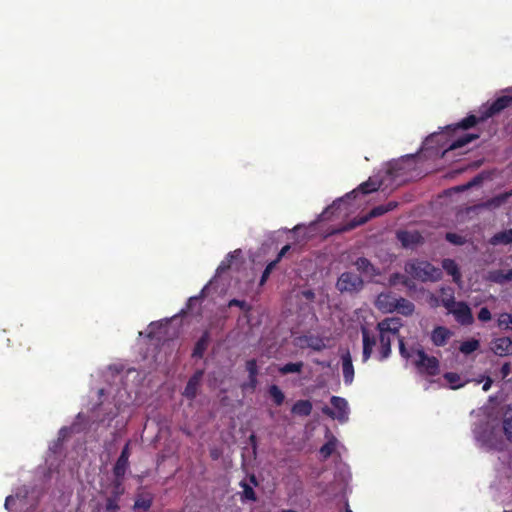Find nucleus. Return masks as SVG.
<instances>
[{
  "label": "nucleus",
  "mask_w": 512,
  "mask_h": 512,
  "mask_svg": "<svg viewBox=\"0 0 512 512\" xmlns=\"http://www.w3.org/2000/svg\"><path fill=\"white\" fill-rule=\"evenodd\" d=\"M505 436V441L512 443V409L508 406L503 414L501 426H499Z\"/></svg>",
  "instance_id": "21"
},
{
  "label": "nucleus",
  "mask_w": 512,
  "mask_h": 512,
  "mask_svg": "<svg viewBox=\"0 0 512 512\" xmlns=\"http://www.w3.org/2000/svg\"><path fill=\"white\" fill-rule=\"evenodd\" d=\"M277 264L278 263L273 260L266 265L260 278V285H263L268 280L270 274L276 268Z\"/></svg>",
  "instance_id": "41"
},
{
  "label": "nucleus",
  "mask_w": 512,
  "mask_h": 512,
  "mask_svg": "<svg viewBox=\"0 0 512 512\" xmlns=\"http://www.w3.org/2000/svg\"><path fill=\"white\" fill-rule=\"evenodd\" d=\"M257 383H258L257 377L249 378V382L247 384H244L243 388L244 389L250 388L253 391V390H255Z\"/></svg>",
  "instance_id": "55"
},
{
  "label": "nucleus",
  "mask_w": 512,
  "mask_h": 512,
  "mask_svg": "<svg viewBox=\"0 0 512 512\" xmlns=\"http://www.w3.org/2000/svg\"><path fill=\"white\" fill-rule=\"evenodd\" d=\"M249 441L253 447V449L255 450L256 449V445H257V438H256V435L254 434H251L250 437H249Z\"/></svg>",
  "instance_id": "58"
},
{
  "label": "nucleus",
  "mask_w": 512,
  "mask_h": 512,
  "mask_svg": "<svg viewBox=\"0 0 512 512\" xmlns=\"http://www.w3.org/2000/svg\"><path fill=\"white\" fill-rule=\"evenodd\" d=\"M281 512H297V511L292 510V509H286V510H282Z\"/></svg>",
  "instance_id": "64"
},
{
  "label": "nucleus",
  "mask_w": 512,
  "mask_h": 512,
  "mask_svg": "<svg viewBox=\"0 0 512 512\" xmlns=\"http://www.w3.org/2000/svg\"><path fill=\"white\" fill-rule=\"evenodd\" d=\"M415 167L416 156L412 154L389 162L385 170V176L380 173L375 175L383 179V186L379 190H385L389 185L398 186L410 181L413 178Z\"/></svg>",
  "instance_id": "2"
},
{
  "label": "nucleus",
  "mask_w": 512,
  "mask_h": 512,
  "mask_svg": "<svg viewBox=\"0 0 512 512\" xmlns=\"http://www.w3.org/2000/svg\"><path fill=\"white\" fill-rule=\"evenodd\" d=\"M341 362L344 383L346 385H351L354 380V366L351 354L348 350L341 355Z\"/></svg>",
  "instance_id": "17"
},
{
  "label": "nucleus",
  "mask_w": 512,
  "mask_h": 512,
  "mask_svg": "<svg viewBox=\"0 0 512 512\" xmlns=\"http://www.w3.org/2000/svg\"><path fill=\"white\" fill-rule=\"evenodd\" d=\"M197 300V297H190L187 302V308L190 309L193 306V302Z\"/></svg>",
  "instance_id": "62"
},
{
  "label": "nucleus",
  "mask_w": 512,
  "mask_h": 512,
  "mask_svg": "<svg viewBox=\"0 0 512 512\" xmlns=\"http://www.w3.org/2000/svg\"><path fill=\"white\" fill-rule=\"evenodd\" d=\"M418 359L414 365L421 374L436 376L440 373V362L435 356H429L422 348L415 351Z\"/></svg>",
  "instance_id": "8"
},
{
  "label": "nucleus",
  "mask_w": 512,
  "mask_h": 512,
  "mask_svg": "<svg viewBox=\"0 0 512 512\" xmlns=\"http://www.w3.org/2000/svg\"><path fill=\"white\" fill-rule=\"evenodd\" d=\"M268 393L276 406H280L283 404L285 400V395L277 385H271L268 389Z\"/></svg>",
  "instance_id": "33"
},
{
  "label": "nucleus",
  "mask_w": 512,
  "mask_h": 512,
  "mask_svg": "<svg viewBox=\"0 0 512 512\" xmlns=\"http://www.w3.org/2000/svg\"><path fill=\"white\" fill-rule=\"evenodd\" d=\"M331 405L335 410H337V414L329 407L323 408V413L331 418H336L339 421L343 422L348 419V403L346 399L339 396L331 397Z\"/></svg>",
  "instance_id": "11"
},
{
  "label": "nucleus",
  "mask_w": 512,
  "mask_h": 512,
  "mask_svg": "<svg viewBox=\"0 0 512 512\" xmlns=\"http://www.w3.org/2000/svg\"><path fill=\"white\" fill-rule=\"evenodd\" d=\"M497 324L501 329L512 330V314L501 313L498 317Z\"/></svg>",
  "instance_id": "39"
},
{
  "label": "nucleus",
  "mask_w": 512,
  "mask_h": 512,
  "mask_svg": "<svg viewBox=\"0 0 512 512\" xmlns=\"http://www.w3.org/2000/svg\"><path fill=\"white\" fill-rule=\"evenodd\" d=\"M353 265L364 276L374 277L379 275L378 269L371 263L369 259L365 257L357 258Z\"/></svg>",
  "instance_id": "19"
},
{
  "label": "nucleus",
  "mask_w": 512,
  "mask_h": 512,
  "mask_svg": "<svg viewBox=\"0 0 512 512\" xmlns=\"http://www.w3.org/2000/svg\"><path fill=\"white\" fill-rule=\"evenodd\" d=\"M397 239L401 242L404 248L414 249L416 246L423 243L424 238L418 231H398Z\"/></svg>",
  "instance_id": "13"
},
{
  "label": "nucleus",
  "mask_w": 512,
  "mask_h": 512,
  "mask_svg": "<svg viewBox=\"0 0 512 512\" xmlns=\"http://www.w3.org/2000/svg\"><path fill=\"white\" fill-rule=\"evenodd\" d=\"M441 304L449 311L457 301H455L454 290L451 287H442L441 290Z\"/></svg>",
  "instance_id": "24"
},
{
  "label": "nucleus",
  "mask_w": 512,
  "mask_h": 512,
  "mask_svg": "<svg viewBox=\"0 0 512 512\" xmlns=\"http://www.w3.org/2000/svg\"><path fill=\"white\" fill-rule=\"evenodd\" d=\"M503 278L506 279V282L512 280V268L505 272Z\"/></svg>",
  "instance_id": "60"
},
{
  "label": "nucleus",
  "mask_w": 512,
  "mask_h": 512,
  "mask_svg": "<svg viewBox=\"0 0 512 512\" xmlns=\"http://www.w3.org/2000/svg\"><path fill=\"white\" fill-rule=\"evenodd\" d=\"M209 452L212 460H218L222 456V450L217 447L211 448Z\"/></svg>",
  "instance_id": "51"
},
{
  "label": "nucleus",
  "mask_w": 512,
  "mask_h": 512,
  "mask_svg": "<svg viewBox=\"0 0 512 512\" xmlns=\"http://www.w3.org/2000/svg\"><path fill=\"white\" fill-rule=\"evenodd\" d=\"M452 336L453 332L449 328L439 325L431 331L430 340L434 346L443 347Z\"/></svg>",
  "instance_id": "14"
},
{
  "label": "nucleus",
  "mask_w": 512,
  "mask_h": 512,
  "mask_svg": "<svg viewBox=\"0 0 512 512\" xmlns=\"http://www.w3.org/2000/svg\"><path fill=\"white\" fill-rule=\"evenodd\" d=\"M490 244L492 245H508L512 244V229L496 233L491 239Z\"/></svg>",
  "instance_id": "28"
},
{
  "label": "nucleus",
  "mask_w": 512,
  "mask_h": 512,
  "mask_svg": "<svg viewBox=\"0 0 512 512\" xmlns=\"http://www.w3.org/2000/svg\"><path fill=\"white\" fill-rule=\"evenodd\" d=\"M303 362H289L283 365L279 368V372L283 375L289 374V373H300L303 369Z\"/></svg>",
  "instance_id": "36"
},
{
  "label": "nucleus",
  "mask_w": 512,
  "mask_h": 512,
  "mask_svg": "<svg viewBox=\"0 0 512 512\" xmlns=\"http://www.w3.org/2000/svg\"><path fill=\"white\" fill-rule=\"evenodd\" d=\"M209 342H210V332L208 330H206L203 332L201 337L197 340V342L194 346L193 352H192V357L201 359L204 356L205 351L208 348Z\"/></svg>",
  "instance_id": "22"
},
{
  "label": "nucleus",
  "mask_w": 512,
  "mask_h": 512,
  "mask_svg": "<svg viewBox=\"0 0 512 512\" xmlns=\"http://www.w3.org/2000/svg\"><path fill=\"white\" fill-rule=\"evenodd\" d=\"M501 432L499 425H492L490 428L475 431V438L487 450L502 452L507 449V444Z\"/></svg>",
  "instance_id": "6"
},
{
  "label": "nucleus",
  "mask_w": 512,
  "mask_h": 512,
  "mask_svg": "<svg viewBox=\"0 0 512 512\" xmlns=\"http://www.w3.org/2000/svg\"><path fill=\"white\" fill-rule=\"evenodd\" d=\"M493 353L500 357L512 355V339L509 337H500L492 342Z\"/></svg>",
  "instance_id": "16"
},
{
  "label": "nucleus",
  "mask_w": 512,
  "mask_h": 512,
  "mask_svg": "<svg viewBox=\"0 0 512 512\" xmlns=\"http://www.w3.org/2000/svg\"><path fill=\"white\" fill-rule=\"evenodd\" d=\"M508 92H512V88L507 90ZM512 105V95H503L498 97L493 102L485 103L480 107L479 116L469 115L466 118L462 119L460 122L456 123L453 126H449L448 128L456 131L458 129L467 130L474 127L479 122H484L490 117H493L504 109L510 107Z\"/></svg>",
  "instance_id": "3"
},
{
  "label": "nucleus",
  "mask_w": 512,
  "mask_h": 512,
  "mask_svg": "<svg viewBox=\"0 0 512 512\" xmlns=\"http://www.w3.org/2000/svg\"><path fill=\"white\" fill-rule=\"evenodd\" d=\"M448 313L452 314L455 321L462 326H469L474 323V317L469 305L464 301H458Z\"/></svg>",
  "instance_id": "10"
},
{
  "label": "nucleus",
  "mask_w": 512,
  "mask_h": 512,
  "mask_svg": "<svg viewBox=\"0 0 512 512\" xmlns=\"http://www.w3.org/2000/svg\"><path fill=\"white\" fill-rule=\"evenodd\" d=\"M396 305L397 308L395 311L404 316H411L415 311V305L403 297L397 299Z\"/></svg>",
  "instance_id": "27"
},
{
  "label": "nucleus",
  "mask_w": 512,
  "mask_h": 512,
  "mask_svg": "<svg viewBox=\"0 0 512 512\" xmlns=\"http://www.w3.org/2000/svg\"><path fill=\"white\" fill-rule=\"evenodd\" d=\"M203 376V371H196L188 380L183 395L188 399H194Z\"/></svg>",
  "instance_id": "18"
},
{
  "label": "nucleus",
  "mask_w": 512,
  "mask_h": 512,
  "mask_svg": "<svg viewBox=\"0 0 512 512\" xmlns=\"http://www.w3.org/2000/svg\"><path fill=\"white\" fill-rule=\"evenodd\" d=\"M383 186V179L378 176H370L352 191L336 198L309 224H321L324 222H336L340 224H366L370 220L384 215L393 210L396 202H389L368 208L367 204L372 199V194L378 192Z\"/></svg>",
  "instance_id": "1"
},
{
  "label": "nucleus",
  "mask_w": 512,
  "mask_h": 512,
  "mask_svg": "<svg viewBox=\"0 0 512 512\" xmlns=\"http://www.w3.org/2000/svg\"><path fill=\"white\" fill-rule=\"evenodd\" d=\"M246 370L249 373V378L257 377L258 366L255 359H250L246 362Z\"/></svg>",
  "instance_id": "43"
},
{
  "label": "nucleus",
  "mask_w": 512,
  "mask_h": 512,
  "mask_svg": "<svg viewBox=\"0 0 512 512\" xmlns=\"http://www.w3.org/2000/svg\"><path fill=\"white\" fill-rule=\"evenodd\" d=\"M480 347V342L477 339H470L461 343L459 350L461 353L468 355L476 351Z\"/></svg>",
  "instance_id": "34"
},
{
  "label": "nucleus",
  "mask_w": 512,
  "mask_h": 512,
  "mask_svg": "<svg viewBox=\"0 0 512 512\" xmlns=\"http://www.w3.org/2000/svg\"><path fill=\"white\" fill-rule=\"evenodd\" d=\"M445 238L451 244L458 245V246L463 245L466 242L465 237H463L459 234H456V233H447Z\"/></svg>",
  "instance_id": "42"
},
{
  "label": "nucleus",
  "mask_w": 512,
  "mask_h": 512,
  "mask_svg": "<svg viewBox=\"0 0 512 512\" xmlns=\"http://www.w3.org/2000/svg\"><path fill=\"white\" fill-rule=\"evenodd\" d=\"M152 503H153L152 497H141V496H139V497L136 498L133 508L135 510L142 509L144 511H147V510H149L151 508Z\"/></svg>",
  "instance_id": "38"
},
{
  "label": "nucleus",
  "mask_w": 512,
  "mask_h": 512,
  "mask_svg": "<svg viewBox=\"0 0 512 512\" xmlns=\"http://www.w3.org/2000/svg\"><path fill=\"white\" fill-rule=\"evenodd\" d=\"M233 306L239 307L245 313H249L252 310V306L244 300L231 299L228 302V307H233Z\"/></svg>",
  "instance_id": "40"
},
{
  "label": "nucleus",
  "mask_w": 512,
  "mask_h": 512,
  "mask_svg": "<svg viewBox=\"0 0 512 512\" xmlns=\"http://www.w3.org/2000/svg\"><path fill=\"white\" fill-rule=\"evenodd\" d=\"M510 373H511V364H510V362H505L500 369L501 378L506 379L510 375Z\"/></svg>",
  "instance_id": "49"
},
{
  "label": "nucleus",
  "mask_w": 512,
  "mask_h": 512,
  "mask_svg": "<svg viewBox=\"0 0 512 512\" xmlns=\"http://www.w3.org/2000/svg\"><path fill=\"white\" fill-rule=\"evenodd\" d=\"M119 457H121V458H125V459H127V460L129 459V457H130V441H128V442L124 445V447H123V449H122V451H121V453H120Z\"/></svg>",
  "instance_id": "52"
},
{
  "label": "nucleus",
  "mask_w": 512,
  "mask_h": 512,
  "mask_svg": "<svg viewBox=\"0 0 512 512\" xmlns=\"http://www.w3.org/2000/svg\"><path fill=\"white\" fill-rule=\"evenodd\" d=\"M493 380L490 377H486L485 382L482 386L483 391L487 392L492 386Z\"/></svg>",
  "instance_id": "56"
},
{
  "label": "nucleus",
  "mask_w": 512,
  "mask_h": 512,
  "mask_svg": "<svg viewBox=\"0 0 512 512\" xmlns=\"http://www.w3.org/2000/svg\"><path fill=\"white\" fill-rule=\"evenodd\" d=\"M312 408V403L309 400H298L292 406L291 412L298 416H309Z\"/></svg>",
  "instance_id": "23"
},
{
  "label": "nucleus",
  "mask_w": 512,
  "mask_h": 512,
  "mask_svg": "<svg viewBox=\"0 0 512 512\" xmlns=\"http://www.w3.org/2000/svg\"><path fill=\"white\" fill-rule=\"evenodd\" d=\"M231 267V260L229 258H225L218 267L219 272H224L225 270Z\"/></svg>",
  "instance_id": "53"
},
{
  "label": "nucleus",
  "mask_w": 512,
  "mask_h": 512,
  "mask_svg": "<svg viewBox=\"0 0 512 512\" xmlns=\"http://www.w3.org/2000/svg\"><path fill=\"white\" fill-rule=\"evenodd\" d=\"M442 268L445 270V272L452 276L453 282L457 284L458 286L462 285V274L460 272V269L457 265V263L450 258H445L442 260Z\"/></svg>",
  "instance_id": "20"
},
{
  "label": "nucleus",
  "mask_w": 512,
  "mask_h": 512,
  "mask_svg": "<svg viewBox=\"0 0 512 512\" xmlns=\"http://www.w3.org/2000/svg\"><path fill=\"white\" fill-rule=\"evenodd\" d=\"M397 299L392 292H382L377 296L376 306L383 312L391 313L397 308Z\"/></svg>",
  "instance_id": "15"
},
{
  "label": "nucleus",
  "mask_w": 512,
  "mask_h": 512,
  "mask_svg": "<svg viewBox=\"0 0 512 512\" xmlns=\"http://www.w3.org/2000/svg\"><path fill=\"white\" fill-rule=\"evenodd\" d=\"M403 326L402 320L398 317H387L376 325L379 333V350L377 358L384 361L390 357L392 353L391 344L394 338L399 340L400 329Z\"/></svg>",
  "instance_id": "4"
},
{
  "label": "nucleus",
  "mask_w": 512,
  "mask_h": 512,
  "mask_svg": "<svg viewBox=\"0 0 512 512\" xmlns=\"http://www.w3.org/2000/svg\"><path fill=\"white\" fill-rule=\"evenodd\" d=\"M479 138V134L476 133H466L465 135L458 137L457 139L453 140L451 144L449 145L448 150H456L458 148H461L465 146L466 144L476 140Z\"/></svg>",
  "instance_id": "26"
},
{
  "label": "nucleus",
  "mask_w": 512,
  "mask_h": 512,
  "mask_svg": "<svg viewBox=\"0 0 512 512\" xmlns=\"http://www.w3.org/2000/svg\"><path fill=\"white\" fill-rule=\"evenodd\" d=\"M363 287V279L353 272H343L336 282V288L341 293H358Z\"/></svg>",
  "instance_id": "9"
},
{
  "label": "nucleus",
  "mask_w": 512,
  "mask_h": 512,
  "mask_svg": "<svg viewBox=\"0 0 512 512\" xmlns=\"http://www.w3.org/2000/svg\"><path fill=\"white\" fill-rule=\"evenodd\" d=\"M482 181H483L482 175H477L473 179H471L467 184L463 185L461 187V190H466L471 187L477 186V185L481 184Z\"/></svg>",
  "instance_id": "45"
},
{
  "label": "nucleus",
  "mask_w": 512,
  "mask_h": 512,
  "mask_svg": "<svg viewBox=\"0 0 512 512\" xmlns=\"http://www.w3.org/2000/svg\"><path fill=\"white\" fill-rule=\"evenodd\" d=\"M399 353L400 355L405 358V359H408L410 358V353L408 352V350L406 349V346H405V343H404V338L402 336L399 337Z\"/></svg>",
  "instance_id": "46"
},
{
  "label": "nucleus",
  "mask_w": 512,
  "mask_h": 512,
  "mask_svg": "<svg viewBox=\"0 0 512 512\" xmlns=\"http://www.w3.org/2000/svg\"><path fill=\"white\" fill-rule=\"evenodd\" d=\"M337 439L332 436L319 450L320 455L324 460L328 459L336 450Z\"/></svg>",
  "instance_id": "31"
},
{
  "label": "nucleus",
  "mask_w": 512,
  "mask_h": 512,
  "mask_svg": "<svg viewBox=\"0 0 512 512\" xmlns=\"http://www.w3.org/2000/svg\"><path fill=\"white\" fill-rule=\"evenodd\" d=\"M479 321L481 322H487L490 321L492 318L491 312L487 307H482L477 315Z\"/></svg>",
  "instance_id": "44"
},
{
  "label": "nucleus",
  "mask_w": 512,
  "mask_h": 512,
  "mask_svg": "<svg viewBox=\"0 0 512 512\" xmlns=\"http://www.w3.org/2000/svg\"><path fill=\"white\" fill-rule=\"evenodd\" d=\"M302 226L295 225L293 226V231H298Z\"/></svg>",
  "instance_id": "63"
},
{
  "label": "nucleus",
  "mask_w": 512,
  "mask_h": 512,
  "mask_svg": "<svg viewBox=\"0 0 512 512\" xmlns=\"http://www.w3.org/2000/svg\"><path fill=\"white\" fill-rule=\"evenodd\" d=\"M362 335V362L366 363L372 356L373 349L377 343L376 336L365 326H361Z\"/></svg>",
  "instance_id": "12"
},
{
  "label": "nucleus",
  "mask_w": 512,
  "mask_h": 512,
  "mask_svg": "<svg viewBox=\"0 0 512 512\" xmlns=\"http://www.w3.org/2000/svg\"><path fill=\"white\" fill-rule=\"evenodd\" d=\"M240 487L243 489L241 493L242 501H252L255 502L257 500L256 493L251 485L246 483L245 481L240 482Z\"/></svg>",
  "instance_id": "32"
},
{
  "label": "nucleus",
  "mask_w": 512,
  "mask_h": 512,
  "mask_svg": "<svg viewBox=\"0 0 512 512\" xmlns=\"http://www.w3.org/2000/svg\"><path fill=\"white\" fill-rule=\"evenodd\" d=\"M291 249V246L289 244H286L281 248L279 253L277 254L276 259H274L275 262L279 263L281 259L286 255V253Z\"/></svg>",
  "instance_id": "50"
},
{
  "label": "nucleus",
  "mask_w": 512,
  "mask_h": 512,
  "mask_svg": "<svg viewBox=\"0 0 512 512\" xmlns=\"http://www.w3.org/2000/svg\"><path fill=\"white\" fill-rule=\"evenodd\" d=\"M120 501H121L120 496L108 491L107 496L105 498V506H104L105 511L106 512H119L121 509Z\"/></svg>",
  "instance_id": "25"
},
{
  "label": "nucleus",
  "mask_w": 512,
  "mask_h": 512,
  "mask_svg": "<svg viewBox=\"0 0 512 512\" xmlns=\"http://www.w3.org/2000/svg\"><path fill=\"white\" fill-rule=\"evenodd\" d=\"M356 226H352V225H349V226H341V228L337 229V230H334V232H346V231H349L353 228H355Z\"/></svg>",
  "instance_id": "59"
},
{
  "label": "nucleus",
  "mask_w": 512,
  "mask_h": 512,
  "mask_svg": "<svg viewBox=\"0 0 512 512\" xmlns=\"http://www.w3.org/2000/svg\"><path fill=\"white\" fill-rule=\"evenodd\" d=\"M512 195V192H505L496 195L485 202L470 206L461 211L468 219H473L474 216H478L485 212H490L496 208H499L504 204L508 198Z\"/></svg>",
  "instance_id": "7"
},
{
  "label": "nucleus",
  "mask_w": 512,
  "mask_h": 512,
  "mask_svg": "<svg viewBox=\"0 0 512 512\" xmlns=\"http://www.w3.org/2000/svg\"><path fill=\"white\" fill-rule=\"evenodd\" d=\"M301 297L306 299L309 302H313L315 300V293L312 289H305L300 292Z\"/></svg>",
  "instance_id": "47"
},
{
  "label": "nucleus",
  "mask_w": 512,
  "mask_h": 512,
  "mask_svg": "<svg viewBox=\"0 0 512 512\" xmlns=\"http://www.w3.org/2000/svg\"><path fill=\"white\" fill-rule=\"evenodd\" d=\"M129 468V459L118 457L113 467V475L116 478H125V474Z\"/></svg>",
  "instance_id": "30"
},
{
  "label": "nucleus",
  "mask_w": 512,
  "mask_h": 512,
  "mask_svg": "<svg viewBox=\"0 0 512 512\" xmlns=\"http://www.w3.org/2000/svg\"><path fill=\"white\" fill-rule=\"evenodd\" d=\"M240 254H241V250H235L233 252L228 253L226 258H229L232 263L235 258L240 256Z\"/></svg>",
  "instance_id": "57"
},
{
  "label": "nucleus",
  "mask_w": 512,
  "mask_h": 512,
  "mask_svg": "<svg viewBox=\"0 0 512 512\" xmlns=\"http://www.w3.org/2000/svg\"><path fill=\"white\" fill-rule=\"evenodd\" d=\"M249 481L251 484H253L254 486H257L258 485V480L256 478V476L254 474H251L249 476Z\"/></svg>",
  "instance_id": "61"
},
{
  "label": "nucleus",
  "mask_w": 512,
  "mask_h": 512,
  "mask_svg": "<svg viewBox=\"0 0 512 512\" xmlns=\"http://www.w3.org/2000/svg\"><path fill=\"white\" fill-rule=\"evenodd\" d=\"M404 270L413 279L421 282H436L442 278L441 269L425 260H409L405 263Z\"/></svg>",
  "instance_id": "5"
},
{
  "label": "nucleus",
  "mask_w": 512,
  "mask_h": 512,
  "mask_svg": "<svg viewBox=\"0 0 512 512\" xmlns=\"http://www.w3.org/2000/svg\"><path fill=\"white\" fill-rule=\"evenodd\" d=\"M444 379L450 384V388L455 390L462 387L464 384L461 383V377L455 372H446L443 375Z\"/></svg>",
  "instance_id": "37"
},
{
  "label": "nucleus",
  "mask_w": 512,
  "mask_h": 512,
  "mask_svg": "<svg viewBox=\"0 0 512 512\" xmlns=\"http://www.w3.org/2000/svg\"><path fill=\"white\" fill-rule=\"evenodd\" d=\"M309 346L316 351H320L324 348V344L321 339H315V341L310 343Z\"/></svg>",
  "instance_id": "54"
},
{
  "label": "nucleus",
  "mask_w": 512,
  "mask_h": 512,
  "mask_svg": "<svg viewBox=\"0 0 512 512\" xmlns=\"http://www.w3.org/2000/svg\"><path fill=\"white\" fill-rule=\"evenodd\" d=\"M108 491L122 497L125 493L124 478L114 477V479L112 480L108 487Z\"/></svg>",
  "instance_id": "35"
},
{
  "label": "nucleus",
  "mask_w": 512,
  "mask_h": 512,
  "mask_svg": "<svg viewBox=\"0 0 512 512\" xmlns=\"http://www.w3.org/2000/svg\"><path fill=\"white\" fill-rule=\"evenodd\" d=\"M504 275H505L504 271L498 270V271H495L492 273L491 279L497 283H504V282H506V279L503 278Z\"/></svg>",
  "instance_id": "48"
},
{
  "label": "nucleus",
  "mask_w": 512,
  "mask_h": 512,
  "mask_svg": "<svg viewBox=\"0 0 512 512\" xmlns=\"http://www.w3.org/2000/svg\"><path fill=\"white\" fill-rule=\"evenodd\" d=\"M389 283L390 285H396L398 283H401L403 286L413 289L415 288L414 282L406 275L401 273H393L389 277Z\"/></svg>",
  "instance_id": "29"
}]
</instances>
